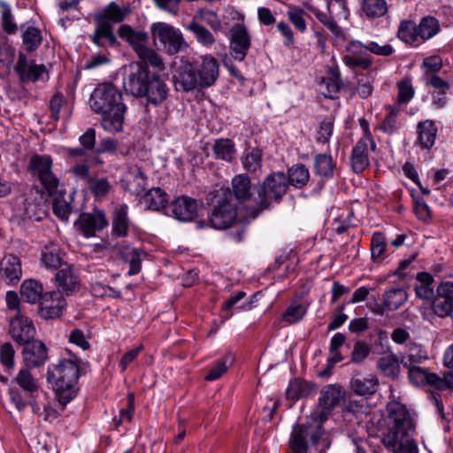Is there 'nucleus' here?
<instances>
[{
    "instance_id": "nucleus-1",
    "label": "nucleus",
    "mask_w": 453,
    "mask_h": 453,
    "mask_svg": "<svg viewBox=\"0 0 453 453\" xmlns=\"http://www.w3.org/2000/svg\"><path fill=\"white\" fill-rule=\"evenodd\" d=\"M387 410L388 431L382 438L384 446L394 453H418L413 439L417 419L414 413L400 402H388Z\"/></svg>"
},
{
    "instance_id": "nucleus-2",
    "label": "nucleus",
    "mask_w": 453,
    "mask_h": 453,
    "mask_svg": "<svg viewBox=\"0 0 453 453\" xmlns=\"http://www.w3.org/2000/svg\"><path fill=\"white\" fill-rule=\"evenodd\" d=\"M92 110L102 115L101 126L109 133L122 131L127 106L122 95L111 83L99 84L90 96Z\"/></svg>"
},
{
    "instance_id": "nucleus-3",
    "label": "nucleus",
    "mask_w": 453,
    "mask_h": 453,
    "mask_svg": "<svg viewBox=\"0 0 453 453\" xmlns=\"http://www.w3.org/2000/svg\"><path fill=\"white\" fill-rule=\"evenodd\" d=\"M123 88L136 97L145 96L149 103L159 104L167 97L168 88L159 75L142 65H130V73L124 79Z\"/></svg>"
},
{
    "instance_id": "nucleus-4",
    "label": "nucleus",
    "mask_w": 453,
    "mask_h": 453,
    "mask_svg": "<svg viewBox=\"0 0 453 453\" xmlns=\"http://www.w3.org/2000/svg\"><path fill=\"white\" fill-rule=\"evenodd\" d=\"M80 364L81 359L69 353L68 357L48 366L47 381L52 385L58 401L64 406L75 396L74 386L80 377Z\"/></svg>"
},
{
    "instance_id": "nucleus-5",
    "label": "nucleus",
    "mask_w": 453,
    "mask_h": 453,
    "mask_svg": "<svg viewBox=\"0 0 453 453\" xmlns=\"http://www.w3.org/2000/svg\"><path fill=\"white\" fill-rule=\"evenodd\" d=\"M441 31L438 19L433 16L423 17L418 25L413 20L403 19L400 22L397 37L411 47H418L433 38Z\"/></svg>"
},
{
    "instance_id": "nucleus-6",
    "label": "nucleus",
    "mask_w": 453,
    "mask_h": 453,
    "mask_svg": "<svg viewBox=\"0 0 453 453\" xmlns=\"http://www.w3.org/2000/svg\"><path fill=\"white\" fill-rule=\"evenodd\" d=\"M209 224L217 230H226L237 222V204L229 188H221L208 216Z\"/></svg>"
},
{
    "instance_id": "nucleus-7",
    "label": "nucleus",
    "mask_w": 453,
    "mask_h": 453,
    "mask_svg": "<svg viewBox=\"0 0 453 453\" xmlns=\"http://www.w3.org/2000/svg\"><path fill=\"white\" fill-rule=\"evenodd\" d=\"M288 183L283 172H273L266 176L262 185L257 188L256 201L258 209H267L272 202L279 203L287 193Z\"/></svg>"
},
{
    "instance_id": "nucleus-8",
    "label": "nucleus",
    "mask_w": 453,
    "mask_h": 453,
    "mask_svg": "<svg viewBox=\"0 0 453 453\" xmlns=\"http://www.w3.org/2000/svg\"><path fill=\"white\" fill-rule=\"evenodd\" d=\"M151 35L158 41L163 50L169 55H175L188 49L181 31L167 23L157 22L151 25Z\"/></svg>"
},
{
    "instance_id": "nucleus-9",
    "label": "nucleus",
    "mask_w": 453,
    "mask_h": 453,
    "mask_svg": "<svg viewBox=\"0 0 453 453\" xmlns=\"http://www.w3.org/2000/svg\"><path fill=\"white\" fill-rule=\"evenodd\" d=\"M53 161L49 155H34L29 160L28 169L33 177L42 184L49 196L57 194L59 180L52 173Z\"/></svg>"
},
{
    "instance_id": "nucleus-10",
    "label": "nucleus",
    "mask_w": 453,
    "mask_h": 453,
    "mask_svg": "<svg viewBox=\"0 0 453 453\" xmlns=\"http://www.w3.org/2000/svg\"><path fill=\"white\" fill-rule=\"evenodd\" d=\"M323 434L322 424L310 418L306 424L296 425L293 427L289 446L294 453H307L308 439L310 438L312 444H316Z\"/></svg>"
},
{
    "instance_id": "nucleus-11",
    "label": "nucleus",
    "mask_w": 453,
    "mask_h": 453,
    "mask_svg": "<svg viewBox=\"0 0 453 453\" xmlns=\"http://www.w3.org/2000/svg\"><path fill=\"white\" fill-rule=\"evenodd\" d=\"M408 378L415 386H430L437 390H453V371L444 372L441 377L435 372H429L428 370L418 365L406 367Z\"/></svg>"
},
{
    "instance_id": "nucleus-12",
    "label": "nucleus",
    "mask_w": 453,
    "mask_h": 453,
    "mask_svg": "<svg viewBox=\"0 0 453 453\" xmlns=\"http://www.w3.org/2000/svg\"><path fill=\"white\" fill-rule=\"evenodd\" d=\"M344 396L345 391L340 384H329L323 387L319 398V409L311 413V419L323 425L332 410L341 403Z\"/></svg>"
},
{
    "instance_id": "nucleus-13",
    "label": "nucleus",
    "mask_w": 453,
    "mask_h": 453,
    "mask_svg": "<svg viewBox=\"0 0 453 453\" xmlns=\"http://www.w3.org/2000/svg\"><path fill=\"white\" fill-rule=\"evenodd\" d=\"M232 193L233 199L240 203L243 204L245 207H250L257 211H261L258 209V204L256 201L257 196V188L251 185V181L250 177L247 174L241 173L235 175L232 179Z\"/></svg>"
},
{
    "instance_id": "nucleus-14",
    "label": "nucleus",
    "mask_w": 453,
    "mask_h": 453,
    "mask_svg": "<svg viewBox=\"0 0 453 453\" xmlns=\"http://www.w3.org/2000/svg\"><path fill=\"white\" fill-rule=\"evenodd\" d=\"M343 64L350 69L368 70L372 65V58L369 54L367 43L352 40L346 44Z\"/></svg>"
},
{
    "instance_id": "nucleus-15",
    "label": "nucleus",
    "mask_w": 453,
    "mask_h": 453,
    "mask_svg": "<svg viewBox=\"0 0 453 453\" xmlns=\"http://www.w3.org/2000/svg\"><path fill=\"white\" fill-rule=\"evenodd\" d=\"M33 321L24 314L14 315L10 319L9 334L19 345L30 343L35 336Z\"/></svg>"
},
{
    "instance_id": "nucleus-16",
    "label": "nucleus",
    "mask_w": 453,
    "mask_h": 453,
    "mask_svg": "<svg viewBox=\"0 0 453 453\" xmlns=\"http://www.w3.org/2000/svg\"><path fill=\"white\" fill-rule=\"evenodd\" d=\"M108 224L104 211L98 209L81 213L75 222L78 230L87 238L95 236L97 231H102Z\"/></svg>"
},
{
    "instance_id": "nucleus-17",
    "label": "nucleus",
    "mask_w": 453,
    "mask_h": 453,
    "mask_svg": "<svg viewBox=\"0 0 453 453\" xmlns=\"http://www.w3.org/2000/svg\"><path fill=\"white\" fill-rule=\"evenodd\" d=\"M38 392L10 384L8 395L10 402L19 412L24 411L27 407H31L33 413L38 414L40 407L37 403Z\"/></svg>"
},
{
    "instance_id": "nucleus-18",
    "label": "nucleus",
    "mask_w": 453,
    "mask_h": 453,
    "mask_svg": "<svg viewBox=\"0 0 453 453\" xmlns=\"http://www.w3.org/2000/svg\"><path fill=\"white\" fill-rule=\"evenodd\" d=\"M66 300L59 291L44 293L40 302L39 314L44 319H56L62 316Z\"/></svg>"
},
{
    "instance_id": "nucleus-19",
    "label": "nucleus",
    "mask_w": 453,
    "mask_h": 453,
    "mask_svg": "<svg viewBox=\"0 0 453 453\" xmlns=\"http://www.w3.org/2000/svg\"><path fill=\"white\" fill-rule=\"evenodd\" d=\"M193 64L196 66L199 86L203 88L211 87L219 77L218 60L211 55H205L201 57L200 62L195 61Z\"/></svg>"
},
{
    "instance_id": "nucleus-20",
    "label": "nucleus",
    "mask_w": 453,
    "mask_h": 453,
    "mask_svg": "<svg viewBox=\"0 0 453 453\" xmlns=\"http://www.w3.org/2000/svg\"><path fill=\"white\" fill-rule=\"evenodd\" d=\"M173 80L177 91H192L199 85L193 62H182L176 69Z\"/></svg>"
},
{
    "instance_id": "nucleus-21",
    "label": "nucleus",
    "mask_w": 453,
    "mask_h": 453,
    "mask_svg": "<svg viewBox=\"0 0 453 453\" xmlns=\"http://www.w3.org/2000/svg\"><path fill=\"white\" fill-rule=\"evenodd\" d=\"M250 35L244 25L236 24L231 28V50L234 59L244 60L250 48Z\"/></svg>"
},
{
    "instance_id": "nucleus-22",
    "label": "nucleus",
    "mask_w": 453,
    "mask_h": 453,
    "mask_svg": "<svg viewBox=\"0 0 453 453\" xmlns=\"http://www.w3.org/2000/svg\"><path fill=\"white\" fill-rule=\"evenodd\" d=\"M22 277L20 258L13 254H7L0 260V280L6 285H16Z\"/></svg>"
},
{
    "instance_id": "nucleus-23",
    "label": "nucleus",
    "mask_w": 453,
    "mask_h": 453,
    "mask_svg": "<svg viewBox=\"0 0 453 453\" xmlns=\"http://www.w3.org/2000/svg\"><path fill=\"white\" fill-rule=\"evenodd\" d=\"M58 291L62 295L71 296L80 288V279L73 266L65 264L60 268L55 276Z\"/></svg>"
},
{
    "instance_id": "nucleus-24",
    "label": "nucleus",
    "mask_w": 453,
    "mask_h": 453,
    "mask_svg": "<svg viewBox=\"0 0 453 453\" xmlns=\"http://www.w3.org/2000/svg\"><path fill=\"white\" fill-rule=\"evenodd\" d=\"M122 188L134 196H140L147 187V176L141 167L133 165L121 179Z\"/></svg>"
},
{
    "instance_id": "nucleus-25",
    "label": "nucleus",
    "mask_w": 453,
    "mask_h": 453,
    "mask_svg": "<svg viewBox=\"0 0 453 453\" xmlns=\"http://www.w3.org/2000/svg\"><path fill=\"white\" fill-rule=\"evenodd\" d=\"M24 365L35 368L45 364L48 359V351L45 344L39 340H33L26 343L22 351Z\"/></svg>"
},
{
    "instance_id": "nucleus-26",
    "label": "nucleus",
    "mask_w": 453,
    "mask_h": 453,
    "mask_svg": "<svg viewBox=\"0 0 453 453\" xmlns=\"http://www.w3.org/2000/svg\"><path fill=\"white\" fill-rule=\"evenodd\" d=\"M173 216L179 221L188 222L194 219L197 212L196 200L187 196H181L170 203Z\"/></svg>"
},
{
    "instance_id": "nucleus-27",
    "label": "nucleus",
    "mask_w": 453,
    "mask_h": 453,
    "mask_svg": "<svg viewBox=\"0 0 453 453\" xmlns=\"http://www.w3.org/2000/svg\"><path fill=\"white\" fill-rule=\"evenodd\" d=\"M15 71L22 81H37L46 72L44 65H37L34 61H28L27 55L19 52Z\"/></svg>"
},
{
    "instance_id": "nucleus-28",
    "label": "nucleus",
    "mask_w": 453,
    "mask_h": 453,
    "mask_svg": "<svg viewBox=\"0 0 453 453\" xmlns=\"http://www.w3.org/2000/svg\"><path fill=\"white\" fill-rule=\"evenodd\" d=\"M369 143L372 144V149L375 148V143L368 134L360 139L352 150L350 162L353 171L357 173H362L370 164L368 157Z\"/></svg>"
},
{
    "instance_id": "nucleus-29",
    "label": "nucleus",
    "mask_w": 453,
    "mask_h": 453,
    "mask_svg": "<svg viewBox=\"0 0 453 453\" xmlns=\"http://www.w3.org/2000/svg\"><path fill=\"white\" fill-rule=\"evenodd\" d=\"M437 132L434 121L426 119L418 122L416 129L417 139L414 144L421 150H430L435 143Z\"/></svg>"
},
{
    "instance_id": "nucleus-30",
    "label": "nucleus",
    "mask_w": 453,
    "mask_h": 453,
    "mask_svg": "<svg viewBox=\"0 0 453 453\" xmlns=\"http://www.w3.org/2000/svg\"><path fill=\"white\" fill-rule=\"evenodd\" d=\"M119 36L127 42L134 51L137 53L147 46L149 35L142 30H134L129 25L123 24L118 29Z\"/></svg>"
},
{
    "instance_id": "nucleus-31",
    "label": "nucleus",
    "mask_w": 453,
    "mask_h": 453,
    "mask_svg": "<svg viewBox=\"0 0 453 453\" xmlns=\"http://www.w3.org/2000/svg\"><path fill=\"white\" fill-rule=\"evenodd\" d=\"M379 380L375 375L356 374L350 380V388L357 395H373L377 392Z\"/></svg>"
},
{
    "instance_id": "nucleus-32",
    "label": "nucleus",
    "mask_w": 453,
    "mask_h": 453,
    "mask_svg": "<svg viewBox=\"0 0 453 453\" xmlns=\"http://www.w3.org/2000/svg\"><path fill=\"white\" fill-rule=\"evenodd\" d=\"M111 234L117 237H126L128 234L130 220L128 206L125 203L116 207L112 212Z\"/></svg>"
},
{
    "instance_id": "nucleus-33",
    "label": "nucleus",
    "mask_w": 453,
    "mask_h": 453,
    "mask_svg": "<svg viewBox=\"0 0 453 453\" xmlns=\"http://www.w3.org/2000/svg\"><path fill=\"white\" fill-rule=\"evenodd\" d=\"M119 255L125 262L129 264L128 275H135L140 273L142 257L146 255L142 250L123 245L119 249Z\"/></svg>"
},
{
    "instance_id": "nucleus-34",
    "label": "nucleus",
    "mask_w": 453,
    "mask_h": 453,
    "mask_svg": "<svg viewBox=\"0 0 453 453\" xmlns=\"http://www.w3.org/2000/svg\"><path fill=\"white\" fill-rule=\"evenodd\" d=\"M136 55L139 61L133 63V65H142L145 70H149V66H151L158 72L165 70L163 58L153 49L146 46L140 50Z\"/></svg>"
},
{
    "instance_id": "nucleus-35",
    "label": "nucleus",
    "mask_w": 453,
    "mask_h": 453,
    "mask_svg": "<svg viewBox=\"0 0 453 453\" xmlns=\"http://www.w3.org/2000/svg\"><path fill=\"white\" fill-rule=\"evenodd\" d=\"M401 360L397 356L391 353L380 357L377 361L378 370L385 376L393 380H397L401 372Z\"/></svg>"
},
{
    "instance_id": "nucleus-36",
    "label": "nucleus",
    "mask_w": 453,
    "mask_h": 453,
    "mask_svg": "<svg viewBox=\"0 0 453 453\" xmlns=\"http://www.w3.org/2000/svg\"><path fill=\"white\" fill-rule=\"evenodd\" d=\"M147 210L159 211L168 203V195L160 188H153L144 194L142 199Z\"/></svg>"
},
{
    "instance_id": "nucleus-37",
    "label": "nucleus",
    "mask_w": 453,
    "mask_h": 453,
    "mask_svg": "<svg viewBox=\"0 0 453 453\" xmlns=\"http://www.w3.org/2000/svg\"><path fill=\"white\" fill-rule=\"evenodd\" d=\"M287 180L288 186L296 188H304L311 178L308 167L303 164H296L288 168Z\"/></svg>"
},
{
    "instance_id": "nucleus-38",
    "label": "nucleus",
    "mask_w": 453,
    "mask_h": 453,
    "mask_svg": "<svg viewBox=\"0 0 453 453\" xmlns=\"http://www.w3.org/2000/svg\"><path fill=\"white\" fill-rule=\"evenodd\" d=\"M131 12L129 5L119 6L115 2H111L101 13L96 16V20L112 21L119 23Z\"/></svg>"
},
{
    "instance_id": "nucleus-39",
    "label": "nucleus",
    "mask_w": 453,
    "mask_h": 453,
    "mask_svg": "<svg viewBox=\"0 0 453 453\" xmlns=\"http://www.w3.org/2000/svg\"><path fill=\"white\" fill-rule=\"evenodd\" d=\"M416 280L418 282L414 288L416 296L426 301H432L436 295L432 288L434 282L432 274L426 272H420L417 273Z\"/></svg>"
},
{
    "instance_id": "nucleus-40",
    "label": "nucleus",
    "mask_w": 453,
    "mask_h": 453,
    "mask_svg": "<svg viewBox=\"0 0 453 453\" xmlns=\"http://www.w3.org/2000/svg\"><path fill=\"white\" fill-rule=\"evenodd\" d=\"M19 291L23 300L29 303L41 302L44 295L42 285L32 279L24 280Z\"/></svg>"
},
{
    "instance_id": "nucleus-41",
    "label": "nucleus",
    "mask_w": 453,
    "mask_h": 453,
    "mask_svg": "<svg viewBox=\"0 0 453 453\" xmlns=\"http://www.w3.org/2000/svg\"><path fill=\"white\" fill-rule=\"evenodd\" d=\"M313 390L314 387L312 384L304 380L295 378L288 383L286 389V397L288 400L296 401L308 396Z\"/></svg>"
},
{
    "instance_id": "nucleus-42",
    "label": "nucleus",
    "mask_w": 453,
    "mask_h": 453,
    "mask_svg": "<svg viewBox=\"0 0 453 453\" xmlns=\"http://www.w3.org/2000/svg\"><path fill=\"white\" fill-rule=\"evenodd\" d=\"M212 151L216 159L232 162L236 152L235 144L230 139H217L212 146Z\"/></svg>"
},
{
    "instance_id": "nucleus-43",
    "label": "nucleus",
    "mask_w": 453,
    "mask_h": 453,
    "mask_svg": "<svg viewBox=\"0 0 453 453\" xmlns=\"http://www.w3.org/2000/svg\"><path fill=\"white\" fill-rule=\"evenodd\" d=\"M361 11L366 19H374L385 16L388 7L386 0H362Z\"/></svg>"
},
{
    "instance_id": "nucleus-44",
    "label": "nucleus",
    "mask_w": 453,
    "mask_h": 453,
    "mask_svg": "<svg viewBox=\"0 0 453 453\" xmlns=\"http://www.w3.org/2000/svg\"><path fill=\"white\" fill-rule=\"evenodd\" d=\"M335 162L329 154L321 153L314 157V172L317 175L330 179L334 176Z\"/></svg>"
},
{
    "instance_id": "nucleus-45",
    "label": "nucleus",
    "mask_w": 453,
    "mask_h": 453,
    "mask_svg": "<svg viewBox=\"0 0 453 453\" xmlns=\"http://www.w3.org/2000/svg\"><path fill=\"white\" fill-rule=\"evenodd\" d=\"M97 21L98 24L92 36V42L98 47H104V40H106L111 46H113L116 43L117 39L113 34L111 25L104 20Z\"/></svg>"
},
{
    "instance_id": "nucleus-46",
    "label": "nucleus",
    "mask_w": 453,
    "mask_h": 453,
    "mask_svg": "<svg viewBox=\"0 0 453 453\" xmlns=\"http://www.w3.org/2000/svg\"><path fill=\"white\" fill-rule=\"evenodd\" d=\"M408 299V294L403 288H393L383 295V301L388 311H394L403 305Z\"/></svg>"
},
{
    "instance_id": "nucleus-47",
    "label": "nucleus",
    "mask_w": 453,
    "mask_h": 453,
    "mask_svg": "<svg viewBox=\"0 0 453 453\" xmlns=\"http://www.w3.org/2000/svg\"><path fill=\"white\" fill-rule=\"evenodd\" d=\"M22 32V42L26 50L29 52L36 50L42 42V32L39 28L34 26L25 25L21 26Z\"/></svg>"
},
{
    "instance_id": "nucleus-48",
    "label": "nucleus",
    "mask_w": 453,
    "mask_h": 453,
    "mask_svg": "<svg viewBox=\"0 0 453 453\" xmlns=\"http://www.w3.org/2000/svg\"><path fill=\"white\" fill-rule=\"evenodd\" d=\"M11 384L17 385L20 388H27L35 392H39L40 384L36 378L31 372V367L24 365L18 372Z\"/></svg>"
},
{
    "instance_id": "nucleus-49",
    "label": "nucleus",
    "mask_w": 453,
    "mask_h": 453,
    "mask_svg": "<svg viewBox=\"0 0 453 453\" xmlns=\"http://www.w3.org/2000/svg\"><path fill=\"white\" fill-rule=\"evenodd\" d=\"M14 56V49L7 42H0V79L9 75Z\"/></svg>"
},
{
    "instance_id": "nucleus-50",
    "label": "nucleus",
    "mask_w": 453,
    "mask_h": 453,
    "mask_svg": "<svg viewBox=\"0 0 453 453\" xmlns=\"http://www.w3.org/2000/svg\"><path fill=\"white\" fill-rule=\"evenodd\" d=\"M41 261L45 268L50 270H59L66 264L63 262V259L58 253V249L54 245L44 247L42 251Z\"/></svg>"
},
{
    "instance_id": "nucleus-51",
    "label": "nucleus",
    "mask_w": 453,
    "mask_h": 453,
    "mask_svg": "<svg viewBox=\"0 0 453 453\" xmlns=\"http://www.w3.org/2000/svg\"><path fill=\"white\" fill-rule=\"evenodd\" d=\"M426 358V352L420 344L410 343L406 355L401 358V364L403 367H409L420 364Z\"/></svg>"
},
{
    "instance_id": "nucleus-52",
    "label": "nucleus",
    "mask_w": 453,
    "mask_h": 453,
    "mask_svg": "<svg viewBox=\"0 0 453 453\" xmlns=\"http://www.w3.org/2000/svg\"><path fill=\"white\" fill-rule=\"evenodd\" d=\"M234 357L231 353L226 354L221 359L217 360L205 375L204 379L208 381H212L219 379L233 365Z\"/></svg>"
},
{
    "instance_id": "nucleus-53",
    "label": "nucleus",
    "mask_w": 453,
    "mask_h": 453,
    "mask_svg": "<svg viewBox=\"0 0 453 453\" xmlns=\"http://www.w3.org/2000/svg\"><path fill=\"white\" fill-rule=\"evenodd\" d=\"M242 163L248 172L255 173L262 166V151L258 148H250L245 150Z\"/></svg>"
},
{
    "instance_id": "nucleus-54",
    "label": "nucleus",
    "mask_w": 453,
    "mask_h": 453,
    "mask_svg": "<svg viewBox=\"0 0 453 453\" xmlns=\"http://www.w3.org/2000/svg\"><path fill=\"white\" fill-rule=\"evenodd\" d=\"M388 246L387 239L380 232L373 233L371 239V256L374 262L381 261L385 257Z\"/></svg>"
},
{
    "instance_id": "nucleus-55",
    "label": "nucleus",
    "mask_w": 453,
    "mask_h": 453,
    "mask_svg": "<svg viewBox=\"0 0 453 453\" xmlns=\"http://www.w3.org/2000/svg\"><path fill=\"white\" fill-rule=\"evenodd\" d=\"M187 28L193 33L196 41L205 47H210L215 42L213 35L203 25L196 21L190 22Z\"/></svg>"
},
{
    "instance_id": "nucleus-56",
    "label": "nucleus",
    "mask_w": 453,
    "mask_h": 453,
    "mask_svg": "<svg viewBox=\"0 0 453 453\" xmlns=\"http://www.w3.org/2000/svg\"><path fill=\"white\" fill-rule=\"evenodd\" d=\"M431 309L439 318L450 317L453 319V301L435 295L432 300Z\"/></svg>"
},
{
    "instance_id": "nucleus-57",
    "label": "nucleus",
    "mask_w": 453,
    "mask_h": 453,
    "mask_svg": "<svg viewBox=\"0 0 453 453\" xmlns=\"http://www.w3.org/2000/svg\"><path fill=\"white\" fill-rule=\"evenodd\" d=\"M307 312V307L302 303H291L281 315V319L288 324L301 321Z\"/></svg>"
},
{
    "instance_id": "nucleus-58",
    "label": "nucleus",
    "mask_w": 453,
    "mask_h": 453,
    "mask_svg": "<svg viewBox=\"0 0 453 453\" xmlns=\"http://www.w3.org/2000/svg\"><path fill=\"white\" fill-rule=\"evenodd\" d=\"M287 16L298 31L304 33L307 30L305 17L308 14L303 9L298 6H291L287 12Z\"/></svg>"
},
{
    "instance_id": "nucleus-59",
    "label": "nucleus",
    "mask_w": 453,
    "mask_h": 453,
    "mask_svg": "<svg viewBox=\"0 0 453 453\" xmlns=\"http://www.w3.org/2000/svg\"><path fill=\"white\" fill-rule=\"evenodd\" d=\"M88 183L91 193L99 199L105 197L112 189V185L107 178H92Z\"/></svg>"
},
{
    "instance_id": "nucleus-60",
    "label": "nucleus",
    "mask_w": 453,
    "mask_h": 453,
    "mask_svg": "<svg viewBox=\"0 0 453 453\" xmlns=\"http://www.w3.org/2000/svg\"><path fill=\"white\" fill-rule=\"evenodd\" d=\"M341 84L338 79L323 78L319 85V90L325 97L335 98L340 91Z\"/></svg>"
},
{
    "instance_id": "nucleus-61",
    "label": "nucleus",
    "mask_w": 453,
    "mask_h": 453,
    "mask_svg": "<svg viewBox=\"0 0 453 453\" xmlns=\"http://www.w3.org/2000/svg\"><path fill=\"white\" fill-rule=\"evenodd\" d=\"M333 130L334 119L330 117L325 118L319 123V128L316 132V142L322 144L327 143L333 134Z\"/></svg>"
},
{
    "instance_id": "nucleus-62",
    "label": "nucleus",
    "mask_w": 453,
    "mask_h": 453,
    "mask_svg": "<svg viewBox=\"0 0 453 453\" xmlns=\"http://www.w3.org/2000/svg\"><path fill=\"white\" fill-rule=\"evenodd\" d=\"M397 88L399 104H408L413 98L415 90L410 78L401 80L397 83Z\"/></svg>"
},
{
    "instance_id": "nucleus-63",
    "label": "nucleus",
    "mask_w": 453,
    "mask_h": 453,
    "mask_svg": "<svg viewBox=\"0 0 453 453\" xmlns=\"http://www.w3.org/2000/svg\"><path fill=\"white\" fill-rule=\"evenodd\" d=\"M388 114L381 121L380 129L388 134H393L397 129V116L399 109L396 107L388 106Z\"/></svg>"
},
{
    "instance_id": "nucleus-64",
    "label": "nucleus",
    "mask_w": 453,
    "mask_h": 453,
    "mask_svg": "<svg viewBox=\"0 0 453 453\" xmlns=\"http://www.w3.org/2000/svg\"><path fill=\"white\" fill-rule=\"evenodd\" d=\"M371 353V347L368 343L363 341L355 342L353 350L351 352V362L355 364L363 363Z\"/></svg>"
}]
</instances>
